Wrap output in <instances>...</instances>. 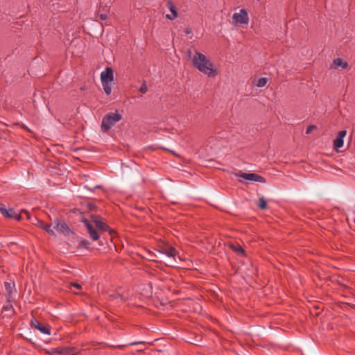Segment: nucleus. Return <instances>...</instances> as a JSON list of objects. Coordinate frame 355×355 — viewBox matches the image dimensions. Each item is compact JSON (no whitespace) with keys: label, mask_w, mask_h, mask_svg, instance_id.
<instances>
[{"label":"nucleus","mask_w":355,"mask_h":355,"mask_svg":"<svg viewBox=\"0 0 355 355\" xmlns=\"http://www.w3.org/2000/svg\"><path fill=\"white\" fill-rule=\"evenodd\" d=\"M193 65L200 72L207 75L209 77H215L217 74L216 69L207 57L196 51L192 58Z\"/></svg>","instance_id":"1"},{"label":"nucleus","mask_w":355,"mask_h":355,"mask_svg":"<svg viewBox=\"0 0 355 355\" xmlns=\"http://www.w3.org/2000/svg\"><path fill=\"white\" fill-rule=\"evenodd\" d=\"M91 217L93 223L95 225V227L87 219L85 218H83L82 222L87 227V232L90 237L94 241H97L99 239V234L96 228L101 232H107L109 231V226L103 220V218L101 216L92 215Z\"/></svg>","instance_id":"2"},{"label":"nucleus","mask_w":355,"mask_h":355,"mask_svg":"<svg viewBox=\"0 0 355 355\" xmlns=\"http://www.w3.org/2000/svg\"><path fill=\"white\" fill-rule=\"evenodd\" d=\"M159 252L166 257V263L168 266L174 267L177 259H181L176 249L171 245L162 246Z\"/></svg>","instance_id":"3"},{"label":"nucleus","mask_w":355,"mask_h":355,"mask_svg":"<svg viewBox=\"0 0 355 355\" xmlns=\"http://www.w3.org/2000/svg\"><path fill=\"white\" fill-rule=\"evenodd\" d=\"M122 119L121 114L117 110L114 112L107 114L102 119L101 130L103 132H106L112 128L116 122Z\"/></svg>","instance_id":"4"},{"label":"nucleus","mask_w":355,"mask_h":355,"mask_svg":"<svg viewBox=\"0 0 355 355\" xmlns=\"http://www.w3.org/2000/svg\"><path fill=\"white\" fill-rule=\"evenodd\" d=\"M232 20L235 24H248L249 16L245 9H241L239 12L232 15Z\"/></svg>","instance_id":"5"},{"label":"nucleus","mask_w":355,"mask_h":355,"mask_svg":"<svg viewBox=\"0 0 355 355\" xmlns=\"http://www.w3.org/2000/svg\"><path fill=\"white\" fill-rule=\"evenodd\" d=\"M235 175H236V176L242 178L246 180H249V181H252V182H261V183L266 182L265 178L257 173H243V172L240 171L239 173H236Z\"/></svg>","instance_id":"6"},{"label":"nucleus","mask_w":355,"mask_h":355,"mask_svg":"<svg viewBox=\"0 0 355 355\" xmlns=\"http://www.w3.org/2000/svg\"><path fill=\"white\" fill-rule=\"evenodd\" d=\"M0 212L6 217L16 219L17 220H19L21 218V215L17 213L14 209H7L3 204H0Z\"/></svg>","instance_id":"7"},{"label":"nucleus","mask_w":355,"mask_h":355,"mask_svg":"<svg viewBox=\"0 0 355 355\" xmlns=\"http://www.w3.org/2000/svg\"><path fill=\"white\" fill-rule=\"evenodd\" d=\"M53 228L55 229L60 233H62L64 235L69 234L71 230L68 227L67 224L64 221L60 220L59 219L56 218L53 220Z\"/></svg>","instance_id":"8"},{"label":"nucleus","mask_w":355,"mask_h":355,"mask_svg":"<svg viewBox=\"0 0 355 355\" xmlns=\"http://www.w3.org/2000/svg\"><path fill=\"white\" fill-rule=\"evenodd\" d=\"M31 324L44 334H51L50 327L47 324H42L35 319L31 320Z\"/></svg>","instance_id":"9"},{"label":"nucleus","mask_w":355,"mask_h":355,"mask_svg":"<svg viewBox=\"0 0 355 355\" xmlns=\"http://www.w3.org/2000/svg\"><path fill=\"white\" fill-rule=\"evenodd\" d=\"M101 83H112L114 80L113 70L110 67H106L101 73Z\"/></svg>","instance_id":"10"},{"label":"nucleus","mask_w":355,"mask_h":355,"mask_svg":"<svg viewBox=\"0 0 355 355\" xmlns=\"http://www.w3.org/2000/svg\"><path fill=\"white\" fill-rule=\"evenodd\" d=\"M347 134L346 130L339 131L336 138L334 140V148L337 150L343 146L344 141L343 139Z\"/></svg>","instance_id":"11"},{"label":"nucleus","mask_w":355,"mask_h":355,"mask_svg":"<svg viewBox=\"0 0 355 355\" xmlns=\"http://www.w3.org/2000/svg\"><path fill=\"white\" fill-rule=\"evenodd\" d=\"M53 355H75L76 349L71 347H58L53 349Z\"/></svg>","instance_id":"12"},{"label":"nucleus","mask_w":355,"mask_h":355,"mask_svg":"<svg viewBox=\"0 0 355 355\" xmlns=\"http://www.w3.org/2000/svg\"><path fill=\"white\" fill-rule=\"evenodd\" d=\"M4 288H5L6 293L7 294V299H8V302H10L13 297V295L16 293V288L15 286V284L5 282Z\"/></svg>","instance_id":"13"},{"label":"nucleus","mask_w":355,"mask_h":355,"mask_svg":"<svg viewBox=\"0 0 355 355\" xmlns=\"http://www.w3.org/2000/svg\"><path fill=\"white\" fill-rule=\"evenodd\" d=\"M166 6L172 15L167 14L166 15V17L169 20H173L176 19L178 16L176 6L171 1H168L166 3Z\"/></svg>","instance_id":"14"},{"label":"nucleus","mask_w":355,"mask_h":355,"mask_svg":"<svg viewBox=\"0 0 355 355\" xmlns=\"http://www.w3.org/2000/svg\"><path fill=\"white\" fill-rule=\"evenodd\" d=\"M348 66L347 62H345L341 58H336L334 60L333 63L331 66L332 69H338V67H341L342 69H345Z\"/></svg>","instance_id":"15"},{"label":"nucleus","mask_w":355,"mask_h":355,"mask_svg":"<svg viewBox=\"0 0 355 355\" xmlns=\"http://www.w3.org/2000/svg\"><path fill=\"white\" fill-rule=\"evenodd\" d=\"M230 248L234 252H236L239 255L245 256V251L241 246L239 245H231Z\"/></svg>","instance_id":"16"},{"label":"nucleus","mask_w":355,"mask_h":355,"mask_svg":"<svg viewBox=\"0 0 355 355\" xmlns=\"http://www.w3.org/2000/svg\"><path fill=\"white\" fill-rule=\"evenodd\" d=\"M40 226L46 231L51 235H55L53 229L51 227V225H45L42 221L39 222Z\"/></svg>","instance_id":"17"},{"label":"nucleus","mask_w":355,"mask_h":355,"mask_svg":"<svg viewBox=\"0 0 355 355\" xmlns=\"http://www.w3.org/2000/svg\"><path fill=\"white\" fill-rule=\"evenodd\" d=\"M104 92L107 95H110L112 92V83H101Z\"/></svg>","instance_id":"18"},{"label":"nucleus","mask_w":355,"mask_h":355,"mask_svg":"<svg viewBox=\"0 0 355 355\" xmlns=\"http://www.w3.org/2000/svg\"><path fill=\"white\" fill-rule=\"evenodd\" d=\"M257 206L261 209H265L267 207V202L263 196H261L259 198V202L257 204Z\"/></svg>","instance_id":"19"},{"label":"nucleus","mask_w":355,"mask_h":355,"mask_svg":"<svg viewBox=\"0 0 355 355\" xmlns=\"http://www.w3.org/2000/svg\"><path fill=\"white\" fill-rule=\"evenodd\" d=\"M267 83H268V78L263 77V78L258 79V80L256 83V85L259 87H263L266 85Z\"/></svg>","instance_id":"20"},{"label":"nucleus","mask_w":355,"mask_h":355,"mask_svg":"<svg viewBox=\"0 0 355 355\" xmlns=\"http://www.w3.org/2000/svg\"><path fill=\"white\" fill-rule=\"evenodd\" d=\"M139 92H141L142 94H145L148 92V87L145 82H144L141 84V85L139 88Z\"/></svg>","instance_id":"21"},{"label":"nucleus","mask_w":355,"mask_h":355,"mask_svg":"<svg viewBox=\"0 0 355 355\" xmlns=\"http://www.w3.org/2000/svg\"><path fill=\"white\" fill-rule=\"evenodd\" d=\"M89 245V242L88 241H87V240H83L79 243V247L80 248H88Z\"/></svg>","instance_id":"22"},{"label":"nucleus","mask_w":355,"mask_h":355,"mask_svg":"<svg viewBox=\"0 0 355 355\" xmlns=\"http://www.w3.org/2000/svg\"><path fill=\"white\" fill-rule=\"evenodd\" d=\"M315 129H316V126L314 125H311L307 127V128L306 130V134H310Z\"/></svg>","instance_id":"23"},{"label":"nucleus","mask_w":355,"mask_h":355,"mask_svg":"<svg viewBox=\"0 0 355 355\" xmlns=\"http://www.w3.org/2000/svg\"><path fill=\"white\" fill-rule=\"evenodd\" d=\"M72 287H74V288H76L77 289H80L81 288V285L78 284V283H76V282H73V283H71V288H70L71 289Z\"/></svg>","instance_id":"24"},{"label":"nucleus","mask_w":355,"mask_h":355,"mask_svg":"<svg viewBox=\"0 0 355 355\" xmlns=\"http://www.w3.org/2000/svg\"><path fill=\"white\" fill-rule=\"evenodd\" d=\"M107 15L106 14H100L99 15V18L101 20H105L107 19Z\"/></svg>","instance_id":"25"},{"label":"nucleus","mask_w":355,"mask_h":355,"mask_svg":"<svg viewBox=\"0 0 355 355\" xmlns=\"http://www.w3.org/2000/svg\"><path fill=\"white\" fill-rule=\"evenodd\" d=\"M11 306H11L10 304H8V305H7V306H4V309H5V310H6V311H8V310H9V309H10Z\"/></svg>","instance_id":"26"},{"label":"nucleus","mask_w":355,"mask_h":355,"mask_svg":"<svg viewBox=\"0 0 355 355\" xmlns=\"http://www.w3.org/2000/svg\"><path fill=\"white\" fill-rule=\"evenodd\" d=\"M85 188H87V189H89V190H92L90 187H89V186H88V185H85Z\"/></svg>","instance_id":"27"},{"label":"nucleus","mask_w":355,"mask_h":355,"mask_svg":"<svg viewBox=\"0 0 355 355\" xmlns=\"http://www.w3.org/2000/svg\"><path fill=\"white\" fill-rule=\"evenodd\" d=\"M139 343H141V342L132 343H131V345H137V344H139Z\"/></svg>","instance_id":"28"},{"label":"nucleus","mask_w":355,"mask_h":355,"mask_svg":"<svg viewBox=\"0 0 355 355\" xmlns=\"http://www.w3.org/2000/svg\"><path fill=\"white\" fill-rule=\"evenodd\" d=\"M97 188H100V186L96 185L94 187V189H97Z\"/></svg>","instance_id":"29"},{"label":"nucleus","mask_w":355,"mask_h":355,"mask_svg":"<svg viewBox=\"0 0 355 355\" xmlns=\"http://www.w3.org/2000/svg\"><path fill=\"white\" fill-rule=\"evenodd\" d=\"M23 212H25L26 214H28V212L26 210H22Z\"/></svg>","instance_id":"30"},{"label":"nucleus","mask_w":355,"mask_h":355,"mask_svg":"<svg viewBox=\"0 0 355 355\" xmlns=\"http://www.w3.org/2000/svg\"><path fill=\"white\" fill-rule=\"evenodd\" d=\"M191 51H189V56L191 55Z\"/></svg>","instance_id":"31"},{"label":"nucleus","mask_w":355,"mask_h":355,"mask_svg":"<svg viewBox=\"0 0 355 355\" xmlns=\"http://www.w3.org/2000/svg\"><path fill=\"white\" fill-rule=\"evenodd\" d=\"M354 222L355 223V217L353 218Z\"/></svg>","instance_id":"32"}]
</instances>
